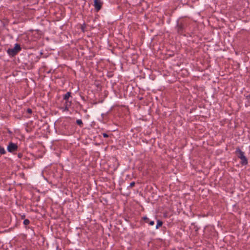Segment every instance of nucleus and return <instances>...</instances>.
<instances>
[{
	"mask_svg": "<svg viewBox=\"0 0 250 250\" xmlns=\"http://www.w3.org/2000/svg\"><path fill=\"white\" fill-rule=\"evenodd\" d=\"M86 27V25L85 24H83L81 26V29L83 32H84V29Z\"/></svg>",
	"mask_w": 250,
	"mask_h": 250,
	"instance_id": "nucleus-12",
	"label": "nucleus"
},
{
	"mask_svg": "<svg viewBox=\"0 0 250 250\" xmlns=\"http://www.w3.org/2000/svg\"><path fill=\"white\" fill-rule=\"evenodd\" d=\"M76 123H77V124L78 125H80V126L82 125H83V124L82 121L81 120H80V119H78V120H77L76 121Z\"/></svg>",
	"mask_w": 250,
	"mask_h": 250,
	"instance_id": "nucleus-7",
	"label": "nucleus"
},
{
	"mask_svg": "<svg viewBox=\"0 0 250 250\" xmlns=\"http://www.w3.org/2000/svg\"><path fill=\"white\" fill-rule=\"evenodd\" d=\"M103 136H104V137H108V135L107 134H106V133H103Z\"/></svg>",
	"mask_w": 250,
	"mask_h": 250,
	"instance_id": "nucleus-16",
	"label": "nucleus"
},
{
	"mask_svg": "<svg viewBox=\"0 0 250 250\" xmlns=\"http://www.w3.org/2000/svg\"><path fill=\"white\" fill-rule=\"evenodd\" d=\"M24 217H25V215H23V216H22V217H21V218H22V219H23V218H24Z\"/></svg>",
	"mask_w": 250,
	"mask_h": 250,
	"instance_id": "nucleus-18",
	"label": "nucleus"
},
{
	"mask_svg": "<svg viewBox=\"0 0 250 250\" xmlns=\"http://www.w3.org/2000/svg\"><path fill=\"white\" fill-rule=\"evenodd\" d=\"M18 149V146L17 144L12 142L9 143L7 146V150L10 152H13Z\"/></svg>",
	"mask_w": 250,
	"mask_h": 250,
	"instance_id": "nucleus-3",
	"label": "nucleus"
},
{
	"mask_svg": "<svg viewBox=\"0 0 250 250\" xmlns=\"http://www.w3.org/2000/svg\"><path fill=\"white\" fill-rule=\"evenodd\" d=\"M21 47L19 44H16L14 47L13 48H9L7 50V53L10 56L13 57L15 56L20 50Z\"/></svg>",
	"mask_w": 250,
	"mask_h": 250,
	"instance_id": "nucleus-2",
	"label": "nucleus"
},
{
	"mask_svg": "<svg viewBox=\"0 0 250 250\" xmlns=\"http://www.w3.org/2000/svg\"><path fill=\"white\" fill-rule=\"evenodd\" d=\"M149 224L151 226H152L154 224V222L153 221H148Z\"/></svg>",
	"mask_w": 250,
	"mask_h": 250,
	"instance_id": "nucleus-14",
	"label": "nucleus"
},
{
	"mask_svg": "<svg viewBox=\"0 0 250 250\" xmlns=\"http://www.w3.org/2000/svg\"><path fill=\"white\" fill-rule=\"evenodd\" d=\"M65 106L64 107V110H65V111H68V109H69V107H68V104H67V102H65Z\"/></svg>",
	"mask_w": 250,
	"mask_h": 250,
	"instance_id": "nucleus-10",
	"label": "nucleus"
},
{
	"mask_svg": "<svg viewBox=\"0 0 250 250\" xmlns=\"http://www.w3.org/2000/svg\"><path fill=\"white\" fill-rule=\"evenodd\" d=\"M135 184V182H131V183L130 184L129 187H130V188H132V187H133L134 186Z\"/></svg>",
	"mask_w": 250,
	"mask_h": 250,
	"instance_id": "nucleus-13",
	"label": "nucleus"
},
{
	"mask_svg": "<svg viewBox=\"0 0 250 250\" xmlns=\"http://www.w3.org/2000/svg\"><path fill=\"white\" fill-rule=\"evenodd\" d=\"M70 96L71 92H68L63 96V100H65L66 102H67V101L68 100V98L70 97Z\"/></svg>",
	"mask_w": 250,
	"mask_h": 250,
	"instance_id": "nucleus-5",
	"label": "nucleus"
},
{
	"mask_svg": "<svg viewBox=\"0 0 250 250\" xmlns=\"http://www.w3.org/2000/svg\"><path fill=\"white\" fill-rule=\"evenodd\" d=\"M30 221L28 219H25L23 221V224L24 225L26 226L29 224Z\"/></svg>",
	"mask_w": 250,
	"mask_h": 250,
	"instance_id": "nucleus-8",
	"label": "nucleus"
},
{
	"mask_svg": "<svg viewBox=\"0 0 250 250\" xmlns=\"http://www.w3.org/2000/svg\"><path fill=\"white\" fill-rule=\"evenodd\" d=\"M162 225H163L162 221H161L160 220H158L157 225L156 226V229H158L160 227L162 226Z\"/></svg>",
	"mask_w": 250,
	"mask_h": 250,
	"instance_id": "nucleus-6",
	"label": "nucleus"
},
{
	"mask_svg": "<svg viewBox=\"0 0 250 250\" xmlns=\"http://www.w3.org/2000/svg\"><path fill=\"white\" fill-rule=\"evenodd\" d=\"M246 99L248 101V105L250 106V95L247 96L246 97Z\"/></svg>",
	"mask_w": 250,
	"mask_h": 250,
	"instance_id": "nucleus-9",
	"label": "nucleus"
},
{
	"mask_svg": "<svg viewBox=\"0 0 250 250\" xmlns=\"http://www.w3.org/2000/svg\"><path fill=\"white\" fill-rule=\"evenodd\" d=\"M143 220H144V221H145V222H146V223H148V221H149V219H148L147 217H146V216L144 217L143 218Z\"/></svg>",
	"mask_w": 250,
	"mask_h": 250,
	"instance_id": "nucleus-11",
	"label": "nucleus"
},
{
	"mask_svg": "<svg viewBox=\"0 0 250 250\" xmlns=\"http://www.w3.org/2000/svg\"><path fill=\"white\" fill-rule=\"evenodd\" d=\"M236 154L237 157L241 160V163L243 165L248 164L247 159L244 155V153L239 148H237L236 150Z\"/></svg>",
	"mask_w": 250,
	"mask_h": 250,
	"instance_id": "nucleus-1",
	"label": "nucleus"
},
{
	"mask_svg": "<svg viewBox=\"0 0 250 250\" xmlns=\"http://www.w3.org/2000/svg\"><path fill=\"white\" fill-rule=\"evenodd\" d=\"M22 155L21 153H20L18 154V157L19 158H21L22 157Z\"/></svg>",
	"mask_w": 250,
	"mask_h": 250,
	"instance_id": "nucleus-17",
	"label": "nucleus"
},
{
	"mask_svg": "<svg viewBox=\"0 0 250 250\" xmlns=\"http://www.w3.org/2000/svg\"><path fill=\"white\" fill-rule=\"evenodd\" d=\"M27 112L29 113V114H31L32 112V110L30 108H28L27 110Z\"/></svg>",
	"mask_w": 250,
	"mask_h": 250,
	"instance_id": "nucleus-15",
	"label": "nucleus"
},
{
	"mask_svg": "<svg viewBox=\"0 0 250 250\" xmlns=\"http://www.w3.org/2000/svg\"><path fill=\"white\" fill-rule=\"evenodd\" d=\"M102 3L100 0H94V5L97 11H99L101 9Z\"/></svg>",
	"mask_w": 250,
	"mask_h": 250,
	"instance_id": "nucleus-4",
	"label": "nucleus"
}]
</instances>
